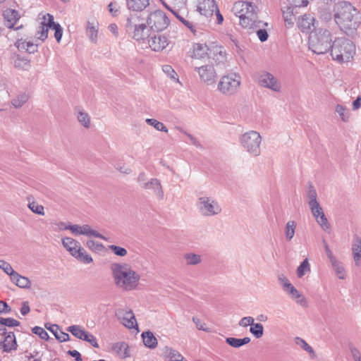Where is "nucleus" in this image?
Masks as SVG:
<instances>
[{
	"label": "nucleus",
	"mask_w": 361,
	"mask_h": 361,
	"mask_svg": "<svg viewBox=\"0 0 361 361\" xmlns=\"http://www.w3.org/2000/svg\"><path fill=\"white\" fill-rule=\"evenodd\" d=\"M334 20L341 31L348 36L355 34L361 24V15L350 3L341 1L334 7Z\"/></svg>",
	"instance_id": "nucleus-1"
},
{
	"label": "nucleus",
	"mask_w": 361,
	"mask_h": 361,
	"mask_svg": "<svg viewBox=\"0 0 361 361\" xmlns=\"http://www.w3.org/2000/svg\"><path fill=\"white\" fill-rule=\"evenodd\" d=\"M111 271L115 285L124 290H132L138 285L140 276L126 263H113Z\"/></svg>",
	"instance_id": "nucleus-2"
},
{
	"label": "nucleus",
	"mask_w": 361,
	"mask_h": 361,
	"mask_svg": "<svg viewBox=\"0 0 361 361\" xmlns=\"http://www.w3.org/2000/svg\"><path fill=\"white\" fill-rule=\"evenodd\" d=\"M331 32L326 28L316 29L309 37V48L314 54H323L331 49Z\"/></svg>",
	"instance_id": "nucleus-3"
},
{
	"label": "nucleus",
	"mask_w": 361,
	"mask_h": 361,
	"mask_svg": "<svg viewBox=\"0 0 361 361\" xmlns=\"http://www.w3.org/2000/svg\"><path fill=\"white\" fill-rule=\"evenodd\" d=\"M231 11L239 18L240 24L243 27L250 28L254 23L259 9L252 2L239 1L233 4Z\"/></svg>",
	"instance_id": "nucleus-4"
},
{
	"label": "nucleus",
	"mask_w": 361,
	"mask_h": 361,
	"mask_svg": "<svg viewBox=\"0 0 361 361\" xmlns=\"http://www.w3.org/2000/svg\"><path fill=\"white\" fill-rule=\"evenodd\" d=\"M355 54L354 43L345 37L336 38L332 44L331 56L338 63L350 61Z\"/></svg>",
	"instance_id": "nucleus-5"
},
{
	"label": "nucleus",
	"mask_w": 361,
	"mask_h": 361,
	"mask_svg": "<svg viewBox=\"0 0 361 361\" xmlns=\"http://www.w3.org/2000/svg\"><path fill=\"white\" fill-rule=\"evenodd\" d=\"M239 142L243 149L251 156L256 157L260 155L262 137L258 132L250 130L242 134Z\"/></svg>",
	"instance_id": "nucleus-6"
},
{
	"label": "nucleus",
	"mask_w": 361,
	"mask_h": 361,
	"mask_svg": "<svg viewBox=\"0 0 361 361\" xmlns=\"http://www.w3.org/2000/svg\"><path fill=\"white\" fill-rule=\"evenodd\" d=\"M62 245L78 261L85 264L92 262V257L87 253L86 250L81 247L80 243L76 240L70 237H65L62 238Z\"/></svg>",
	"instance_id": "nucleus-7"
},
{
	"label": "nucleus",
	"mask_w": 361,
	"mask_h": 361,
	"mask_svg": "<svg viewBox=\"0 0 361 361\" xmlns=\"http://www.w3.org/2000/svg\"><path fill=\"white\" fill-rule=\"evenodd\" d=\"M241 83V76L238 73H230L221 78L217 90L225 95H233L236 93Z\"/></svg>",
	"instance_id": "nucleus-8"
},
{
	"label": "nucleus",
	"mask_w": 361,
	"mask_h": 361,
	"mask_svg": "<svg viewBox=\"0 0 361 361\" xmlns=\"http://www.w3.org/2000/svg\"><path fill=\"white\" fill-rule=\"evenodd\" d=\"M197 207L200 214L204 217L214 216L221 212V207L219 202L211 197H199Z\"/></svg>",
	"instance_id": "nucleus-9"
},
{
	"label": "nucleus",
	"mask_w": 361,
	"mask_h": 361,
	"mask_svg": "<svg viewBox=\"0 0 361 361\" xmlns=\"http://www.w3.org/2000/svg\"><path fill=\"white\" fill-rule=\"evenodd\" d=\"M258 85L262 87L279 92L281 90V84L279 80L271 73L265 71H260L256 75Z\"/></svg>",
	"instance_id": "nucleus-10"
},
{
	"label": "nucleus",
	"mask_w": 361,
	"mask_h": 361,
	"mask_svg": "<svg viewBox=\"0 0 361 361\" xmlns=\"http://www.w3.org/2000/svg\"><path fill=\"white\" fill-rule=\"evenodd\" d=\"M147 22L151 29L157 32L164 30L169 24V20L166 13L159 10L152 12L149 15Z\"/></svg>",
	"instance_id": "nucleus-11"
},
{
	"label": "nucleus",
	"mask_w": 361,
	"mask_h": 361,
	"mask_svg": "<svg viewBox=\"0 0 361 361\" xmlns=\"http://www.w3.org/2000/svg\"><path fill=\"white\" fill-rule=\"evenodd\" d=\"M195 71L198 73L202 82L207 85H214L216 82L217 73L212 65L207 64L196 67Z\"/></svg>",
	"instance_id": "nucleus-12"
},
{
	"label": "nucleus",
	"mask_w": 361,
	"mask_h": 361,
	"mask_svg": "<svg viewBox=\"0 0 361 361\" xmlns=\"http://www.w3.org/2000/svg\"><path fill=\"white\" fill-rule=\"evenodd\" d=\"M317 24V20L311 14H304L300 16L297 20L298 29L305 33L312 32V30H315Z\"/></svg>",
	"instance_id": "nucleus-13"
},
{
	"label": "nucleus",
	"mask_w": 361,
	"mask_h": 361,
	"mask_svg": "<svg viewBox=\"0 0 361 361\" xmlns=\"http://www.w3.org/2000/svg\"><path fill=\"white\" fill-rule=\"evenodd\" d=\"M216 8L217 5L214 0H198L197 11L202 16H212Z\"/></svg>",
	"instance_id": "nucleus-14"
},
{
	"label": "nucleus",
	"mask_w": 361,
	"mask_h": 361,
	"mask_svg": "<svg viewBox=\"0 0 361 361\" xmlns=\"http://www.w3.org/2000/svg\"><path fill=\"white\" fill-rule=\"evenodd\" d=\"M142 188L152 190L158 200H163L164 193L161 182L159 179L152 178L147 182H145L142 185Z\"/></svg>",
	"instance_id": "nucleus-15"
},
{
	"label": "nucleus",
	"mask_w": 361,
	"mask_h": 361,
	"mask_svg": "<svg viewBox=\"0 0 361 361\" xmlns=\"http://www.w3.org/2000/svg\"><path fill=\"white\" fill-rule=\"evenodd\" d=\"M149 47L154 51H160L165 49L168 44V39L161 35H155L148 40Z\"/></svg>",
	"instance_id": "nucleus-16"
},
{
	"label": "nucleus",
	"mask_w": 361,
	"mask_h": 361,
	"mask_svg": "<svg viewBox=\"0 0 361 361\" xmlns=\"http://www.w3.org/2000/svg\"><path fill=\"white\" fill-rule=\"evenodd\" d=\"M17 342L15 334L13 332H8L5 336L4 339L0 343V348L4 352L10 353L12 350H16L17 348Z\"/></svg>",
	"instance_id": "nucleus-17"
},
{
	"label": "nucleus",
	"mask_w": 361,
	"mask_h": 361,
	"mask_svg": "<svg viewBox=\"0 0 361 361\" xmlns=\"http://www.w3.org/2000/svg\"><path fill=\"white\" fill-rule=\"evenodd\" d=\"M351 250L355 264L360 267L361 265V238L357 235L353 236Z\"/></svg>",
	"instance_id": "nucleus-18"
},
{
	"label": "nucleus",
	"mask_w": 361,
	"mask_h": 361,
	"mask_svg": "<svg viewBox=\"0 0 361 361\" xmlns=\"http://www.w3.org/2000/svg\"><path fill=\"white\" fill-rule=\"evenodd\" d=\"M283 291L289 295V297L293 299V300H295V302L302 305V306H305L306 304H307V301H306V299L305 298V297L302 295V293H300L295 287L291 283L290 285H289L287 288H286Z\"/></svg>",
	"instance_id": "nucleus-19"
},
{
	"label": "nucleus",
	"mask_w": 361,
	"mask_h": 361,
	"mask_svg": "<svg viewBox=\"0 0 361 361\" xmlns=\"http://www.w3.org/2000/svg\"><path fill=\"white\" fill-rule=\"evenodd\" d=\"M3 16L5 20L4 24L8 28H13L20 18L18 12L13 9H6L4 11Z\"/></svg>",
	"instance_id": "nucleus-20"
},
{
	"label": "nucleus",
	"mask_w": 361,
	"mask_h": 361,
	"mask_svg": "<svg viewBox=\"0 0 361 361\" xmlns=\"http://www.w3.org/2000/svg\"><path fill=\"white\" fill-rule=\"evenodd\" d=\"M144 20L137 13L130 14L126 23V32L130 33L137 27L142 26Z\"/></svg>",
	"instance_id": "nucleus-21"
},
{
	"label": "nucleus",
	"mask_w": 361,
	"mask_h": 361,
	"mask_svg": "<svg viewBox=\"0 0 361 361\" xmlns=\"http://www.w3.org/2000/svg\"><path fill=\"white\" fill-rule=\"evenodd\" d=\"M210 53L212 54V58L217 64L224 63L226 61V53L224 47L214 46Z\"/></svg>",
	"instance_id": "nucleus-22"
},
{
	"label": "nucleus",
	"mask_w": 361,
	"mask_h": 361,
	"mask_svg": "<svg viewBox=\"0 0 361 361\" xmlns=\"http://www.w3.org/2000/svg\"><path fill=\"white\" fill-rule=\"evenodd\" d=\"M128 34L137 41L145 40L149 37V29L144 22L142 26L137 27Z\"/></svg>",
	"instance_id": "nucleus-23"
},
{
	"label": "nucleus",
	"mask_w": 361,
	"mask_h": 361,
	"mask_svg": "<svg viewBox=\"0 0 361 361\" xmlns=\"http://www.w3.org/2000/svg\"><path fill=\"white\" fill-rule=\"evenodd\" d=\"M111 349L122 358L130 356L128 345L125 342H117L113 344Z\"/></svg>",
	"instance_id": "nucleus-24"
},
{
	"label": "nucleus",
	"mask_w": 361,
	"mask_h": 361,
	"mask_svg": "<svg viewBox=\"0 0 361 361\" xmlns=\"http://www.w3.org/2000/svg\"><path fill=\"white\" fill-rule=\"evenodd\" d=\"M11 280L17 286L21 288H29L31 286L30 279L25 276L20 275L18 272L13 273Z\"/></svg>",
	"instance_id": "nucleus-25"
},
{
	"label": "nucleus",
	"mask_w": 361,
	"mask_h": 361,
	"mask_svg": "<svg viewBox=\"0 0 361 361\" xmlns=\"http://www.w3.org/2000/svg\"><path fill=\"white\" fill-rule=\"evenodd\" d=\"M295 8L291 6L285 7L283 11V18L286 27H292L294 25L295 17Z\"/></svg>",
	"instance_id": "nucleus-26"
},
{
	"label": "nucleus",
	"mask_w": 361,
	"mask_h": 361,
	"mask_svg": "<svg viewBox=\"0 0 361 361\" xmlns=\"http://www.w3.org/2000/svg\"><path fill=\"white\" fill-rule=\"evenodd\" d=\"M16 46L19 51H23L33 54L37 51V45L34 44L31 42H27L23 39L17 40Z\"/></svg>",
	"instance_id": "nucleus-27"
},
{
	"label": "nucleus",
	"mask_w": 361,
	"mask_h": 361,
	"mask_svg": "<svg viewBox=\"0 0 361 361\" xmlns=\"http://www.w3.org/2000/svg\"><path fill=\"white\" fill-rule=\"evenodd\" d=\"M127 7L134 11H141L149 5V0H126Z\"/></svg>",
	"instance_id": "nucleus-28"
},
{
	"label": "nucleus",
	"mask_w": 361,
	"mask_h": 361,
	"mask_svg": "<svg viewBox=\"0 0 361 361\" xmlns=\"http://www.w3.org/2000/svg\"><path fill=\"white\" fill-rule=\"evenodd\" d=\"M297 223L293 220L288 221L284 228L285 238L287 242H290L295 233Z\"/></svg>",
	"instance_id": "nucleus-29"
},
{
	"label": "nucleus",
	"mask_w": 361,
	"mask_h": 361,
	"mask_svg": "<svg viewBox=\"0 0 361 361\" xmlns=\"http://www.w3.org/2000/svg\"><path fill=\"white\" fill-rule=\"evenodd\" d=\"M49 330L55 336L56 338L61 343L68 341L70 339L69 334L61 331L59 325L57 324L51 325L49 328Z\"/></svg>",
	"instance_id": "nucleus-30"
},
{
	"label": "nucleus",
	"mask_w": 361,
	"mask_h": 361,
	"mask_svg": "<svg viewBox=\"0 0 361 361\" xmlns=\"http://www.w3.org/2000/svg\"><path fill=\"white\" fill-rule=\"evenodd\" d=\"M143 343L145 346L154 349L157 346V340L151 331H146L142 334Z\"/></svg>",
	"instance_id": "nucleus-31"
},
{
	"label": "nucleus",
	"mask_w": 361,
	"mask_h": 361,
	"mask_svg": "<svg viewBox=\"0 0 361 361\" xmlns=\"http://www.w3.org/2000/svg\"><path fill=\"white\" fill-rule=\"evenodd\" d=\"M13 65L15 68L22 71H28L31 67L30 61L20 56H16L13 61Z\"/></svg>",
	"instance_id": "nucleus-32"
},
{
	"label": "nucleus",
	"mask_w": 361,
	"mask_h": 361,
	"mask_svg": "<svg viewBox=\"0 0 361 361\" xmlns=\"http://www.w3.org/2000/svg\"><path fill=\"white\" fill-rule=\"evenodd\" d=\"M226 342L233 348H238L250 342L249 337H244L243 338H237L234 337H228L226 338Z\"/></svg>",
	"instance_id": "nucleus-33"
},
{
	"label": "nucleus",
	"mask_w": 361,
	"mask_h": 361,
	"mask_svg": "<svg viewBox=\"0 0 361 361\" xmlns=\"http://www.w3.org/2000/svg\"><path fill=\"white\" fill-rule=\"evenodd\" d=\"M183 258L188 266L197 265L202 262V256L193 252L185 253Z\"/></svg>",
	"instance_id": "nucleus-34"
},
{
	"label": "nucleus",
	"mask_w": 361,
	"mask_h": 361,
	"mask_svg": "<svg viewBox=\"0 0 361 361\" xmlns=\"http://www.w3.org/2000/svg\"><path fill=\"white\" fill-rule=\"evenodd\" d=\"M307 198L309 207L319 204L317 201V193L314 187L310 184L307 190Z\"/></svg>",
	"instance_id": "nucleus-35"
},
{
	"label": "nucleus",
	"mask_w": 361,
	"mask_h": 361,
	"mask_svg": "<svg viewBox=\"0 0 361 361\" xmlns=\"http://www.w3.org/2000/svg\"><path fill=\"white\" fill-rule=\"evenodd\" d=\"M211 49L204 44H196L194 46V56L197 59L204 58Z\"/></svg>",
	"instance_id": "nucleus-36"
},
{
	"label": "nucleus",
	"mask_w": 361,
	"mask_h": 361,
	"mask_svg": "<svg viewBox=\"0 0 361 361\" xmlns=\"http://www.w3.org/2000/svg\"><path fill=\"white\" fill-rule=\"evenodd\" d=\"M123 324L128 329H133L137 326L136 319L131 310L127 311L123 317Z\"/></svg>",
	"instance_id": "nucleus-37"
},
{
	"label": "nucleus",
	"mask_w": 361,
	"mask_h": 361,
	"mask_svg": "<svg viewBox=\"0 0 361 361\" xmlns=\"http://www.w3.org/2000/svg\"><path fill=\"white\" fill-rule=\"evenodd\" d=\"M311 271L310 264L308 259H305L298 266L296 270L297 276L302 278L306 274Z\"/></svg>",
	"instance_id": "nucleus-38"
},
{
	"label": "nucleus",
	"mask_w": 361,
	"mask_h": 361,
	"mask_svg": "<svg viewBox=\"0 0 361 361\" xmlns=\"http://www.w3.org/2000/svg\"><path fill=\"white\" fill-rule=\"evenodd\" d=\"M81 228H82L81 235H84L87 237H95V238H101L103 240H106V237H104L103 235L99 233L97 231L92 229L91 227L87 224L81 226Z\"/></svg>",
	"instance_id": "nucleus-39"
},
{
	"label": "nucleus",
	"mask_w": 361,
	"mask_h": 361,
	"mask_svg": "<svg viewBox=\"0 0 361 361\" xmlns=\"http://www.w3.org/2000/svg\"><path fill=\"white\" fill-rule=\"evenodd\" d=\"M331 264V266H332L336 276L340 279H345V276H346V274H345V270L342 263L336 259V260L332 262Z\"/></svg>",
	"instance_id": "nucleus-40"
},
{
	"label": "nucleus",
	"mask_w": 361,
	"mask_h": 361,
	"mask_svg": "<svg viewBox=\"0 0 361 361\" xmlns=\"http://www.w3.org/2000/svg\"><path fill=\"white\" fill-rule=\"evenodd\" d=\"M295 342L297 345L307 352L312 357H314L315 353L314 349L304 339L300 337H296L295 338Z\"/></svg>",
	"instance_id": "nucleus-41"
},
{
	"label": "nucleus",
	"mask_w": 361,
	"mask_h": 361,
	"mask_svg": "<svg viewBox=\"0 0 361 361\" xmlns=\"http://www.w3.org/2000/svg\"><path fill=\"white\" fill-rule=\"evenodd\" d=\"M250 332L256 338H260L264 334V327L260 323H255L251 325Z\"/></svg>",
	"instance_id": "nucleus-42"
},
{
	"label": "nucleus",
	"mask_w": 361,
	"mask_h": 361,
	"mask_svg": "<svg viewBox=\"0 0 361 361\" xmlns=\"http://www.w3.org/2000/svg\"><path fill=\"white\" fill-rule=\"evenodd\" d=\"M28 95L25 93H22L17 95L14 99H12L11 104L16 108L21 107L27 100Z\"/></svg>",
	"instance_id": "nucleus-43"
},
{
	"label": "nucleus",
	"mask_w": 361,
	"mask_h": 361,
	"mask_svg": "<svg viewBox=\"0 0 361 361\" xmlns=\"http://www.w3.org/2000/svg\"><path fill=\"white\" fill-rule=\"evenodd\" d=\"M336 112L338 114L341 119L343 122H348L349 118H350V114L347 109L341 105V104H337L335 109Z\"/></svg>",
	"instance_id": "nucleus-44"
},
{
	"label": "nucleus",
	"mask_w": 361,
	"mask_h": 361,
	"mask_svg": "<svg viewBox=\"0 0 361 361\" xmlns=\"http://www.w3.org/2000/svg\"><path fill=\"white\" fill-rule=\"evenodd\" d=\"M78 121L85 128H89L90 127V117L87 113L82 111H80L78 113Z\"/></svg>",
	"instance_id": "nucleus-45"
},
{
	"label": "nucleus",
	"mask_w": 361,
	"mask_h": 361,
	"mask_svg": "<svg viewBox=\"0 0 361 361\" xmlns=\"http://www.w3.org/2000/svg\"><path fill=\"white\" fill-rule=\"evenodd\" d=\"M146 123L153 126L156 130L159 131H163L165 133L168 132V128L164 126V124L154 118H147Z\"/></svg>",
	"instance_id": "nucleus-46"
},
{
	"label": "nucleus",
	"mask_w": 361,
	"mask_h": 361,
	"mask_svg": "<svg viewBox=\"0 0 361 361\" xmlns=\"http://www.w3.org/2000/svg\"><path fill=\"white\" fill-rule=\"evenodd\" d=\"M86 246L93 252H99L104 250V246L97 241L89 240L86 243Z\"/></svg>",
	"instance_id": "nucleus-47"
},
{
	"label": "nucleus",
	"mask_w": 361,
	"mask_h": 361,
	"mask_svg": "<svg viewBox=\"0 0 361 361\" xmlns=\"http://www.w3.org/2000/svg\"><path fill=\"white\" fill-rule=\"evenodd\" d=\"M67 331L71 332L75 338L80 339L85 330L79 325H72L67 328Z\"/></svg>",
	"instance_id": "nucleus-48"
},
{
	"label": "nucleus",
	"mask_w": 361,
	"mask_h": 361,
	"mask_svg": "<svg viewBox=\"0 0 361 361\" xmlns=\"http://www.w3.org/2000/svg\"><path fill=\"white\" fill-rule=\"evenodd\" d=\"M166 352L170 361H181L183 359L182 355L173 348H167Z\"/></svg>",
	"instance_id": "nucleus-49"
},
{
	"label": "nucleus",
	"mask_w": 361,
	"mask_h": 361,
	"mask_svg": "<svg viewBox=\"0 0 361 361\" xmlns=\"http://www.w3.org/2000/svg\"><path fill=\"white\" fill-rule=\"evenodd\" d=\"M28 207L35 214L39 215H44V207L37 204L35 201L30 202L28 204Z\"/></svg>",
	"instance_id": "nucleus-50"
},
{
	"label": "nucleus",
	"mask_w": 361,
	"mask_h": 361,
	"mask_svg": "<svg viewBox=\"0 0 361 361\" xmlns=\"http://www.w3.org/2000/svg\"><path fill=\"white\" fill-rule=\"evenodd\" d=\"M109 250H110L115 255L119 257H125L128 252L127 250L124 247L117 246L115 245H110L108 246Z\"/></svg>",
	"instance_id": "nucleus-51"
},
{
	"label": "nucleus",
	"mask_w": 361,
	"mask_h": 361,
	"mask_svg": "<svg viewBox=\"0 0 361 361\" xmlns=\"http://www.w3.org/2000/svg\"><path fill=\"white\" fill-rule=\"evenodd\" d=\"M41 24L44 26H46L47 28H51L55 27L57 23L54 21V16L49 13H47L43 17V21Z\"/></svg>",
	"instance_id": "nucleus-52"
},
{
	"label": "nucleus",
	"mask_w": 361,
	"mask_h": 361,
	"mask_svg": "<svg viewBox=\"0 0 361 361\" xmlns=\"http://www.w3.org/2000/svg\"><path fill=\"white\" fill-rule=\"evenodd\" d=\"M49 28L42 24L39 26L36 32V37L42 41H44L48 37Z\"/></svg>",
	"instance_id": "nucleus-53"
},
{
	"label": "nucleus",
	"mask_w": 361,
	"mask_h": 361,
	"mask_svg": "<svg viewBox=\"0 0 361 361\" xmlns=\"http://www.w3.org/2000/svg\"><path fill=\"white\" fill-rule=\"evenodd\" d=\"M87 34L88 37H90V39L92 42H97V30L90 23H88V25H87Z\"/></svg>",
	"instance_id": "nucleus-54"
},
{
	"label": "nucleus",
	"mask_w": 361,
	"mask_h": 361,
	"mask_svg": "<svg viewBox=\"0 0 361 361\" xmlns=\"http://www.w3.org/2000/svg\"><path fill=\"white\" fill-rule=\"evenodd\" d=\"M317 223L322 227V228L326 231L330 229V224L326 217L324 213L320 215L318 219H315Z\"/></svg>",
	"instance_id": "nucleus-55"
},
{
	"label": "nucleus",
	"mask_w": 361,
	"mask_h": 361,
	"mask_svg": "<svg viewBox=\"0 0 361 361\" xmlns=\"http://www.w3.org/2000/svg\"><path fill=\"white\" fill-rule=\"evenodd\" d=\"M162 70L164 72V73H166V75L171 79L178 81L177 73L170 65L163 66Z\"/></svg>",
	"instance_id": "nucleus-56"
},
{
	"label": "nucleus",
	"mask_w": 361,
	"mask_h": 361,
	"mask_svg": "<svg viewBox=\"0 0 361 361\" xmlns=\"http://www.w3.org/2000/svg\"><path fill=\"white\" fill-rule=\"evenodd\" d=\"M32 331L43 340L47 341L49 338L48 333L42 327L35 326L32 329Z\"/></svg>",
	"instance_id": "nucleus-57"
},
{
	"label": "nucleus",
	"mask_w": 361,
	"mask_h": 361,
	"mask_svg": "<svg viewBox=\"0 0 361 361\" xmlns=\"http://www.w3.org/2000/svg\"><path fill=\"white\" fill-rule=\"evenodd\" d=\"M0 269L6 274L9 275L10 278L13 275V273L16 272L8 262L2 259H0Z\"/></svg>",
	"instance_id": "nucleus-58"
},
{
	"label": "nucleus",
	"mask_w": 361,
	"mask_h": 361,
	"mask_svg": "<svg viewBox=\"0 0 361 361\" xmlns=\"http://www.w3.org/2000/svg\"><path fill=\"white\" fill-rule=\"evenodd\" d=\"M20 322L14 319L13 318L8 317V318H2L1 319V324L4 326H8V327H14V326H18L20 325Z\"/></svg>",
	"instance_id": "nucleus-59"
},
{
	"label": "nucleus",
	"mask_w": 361,
	"mask_h": 361,
	"mask_svg": "<svg viewBox=\"0 0 361 361\" xmlns=\"http://www.w3.org/2000/svg\"><path fill=\"white\" fill-rule=\"evenodd\" d=\"M290 6L293 8L307 6L309 0H287Z\"/></svg>",
	"instance_id": "nucleus-60"
},
{
	"label": "nucleus",
	"mask_w": 361,
	"mask_h": 361,
	"mask_svg": "<svg viewBox=\"0 0 361 361\" xmlns=\"http://www.w3.org/2000/svg\"><path fill=\"white\" fill-rule=\"evenodd\" d=\"M254 322L255 319L252 317H244L239 321L238 324L242 327H247L248 326H251Z\"/></svg>",
	"instance_id": "nucleus-61"
},
{
	"label": "nucleus",
	"mask_w": 361,
	"mask_h": 361,
	"mask_svg": "<svg viewBox=\"0 0 361 361\" xmlns=\"http://www.w3.org/2000/svg\"><path fill=\"white\" fill-rule=\"evenodd\" d=\"M192 321L195 324V326L197 329L202 330L206 332L209 331V329L208 327H207V325L204 322H202L200 319L197 317H192Z\"/></svg>",
	"instance_id": "nucleus-62"
},
{
	"label": "nucleus",
	"mask_w": 361,
	"mask_h": 361,
	"mask_svg": "<svg viewBox=\"0 0 361 361\" xmlns=\"http://www.w3.org/2000/svg\"><path fill=\"white\" fill-rule=\"evenodd\" d=\"M311 212L313 215V216L316 219H318V217L324 214L323 209L320 204L314 205L310 207Z\"/></svg>",
	"instance_id": "nucleus-63"
},
{
	"label": "nucleus",
	"mask_w": 361,
	"mask_h": 361,
	"mask_svg": "<svg viewBox=\"0 0 361 361\" xmlns=\"http://www.w3.org/2000/svg\"><path fill=\"white\" fill-rule=\"evenodd\" d=\"M256 34H257L259 39L262 42L267 41L268 39V37H269L267 30L264 28H259L256 31Z\"/></svg>",
	"instance_id": "nucleus-64"
}]
</instances>
